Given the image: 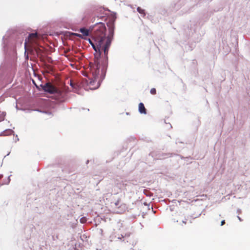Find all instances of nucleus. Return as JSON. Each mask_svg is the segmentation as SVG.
Segmentation results:
<instances>
[{
  "mask_svg": "<svg viewBox=\"0 0 250 250\" xmlns=\"http://www.w3.org/2000/svg\"><path fill=\"white\" fill-rule=\"evenodd\" d=\"M38 39L39 36L37 33L29 34L28 39L25 40L24 43L25 49H26L28 44L35 43Z\"/></svg>",
  "mask_w": 250,
  "mask_h": 250,
  "instance_id": "obj_3",
  "label": "nucleus"
},
{
  "mask_svg": "<svg viewBox=\"0 0 250 250\" xmlns=\"http://www.w3.org/2000/svg\"><path fill=\"white\" fill-rule=\"evenodd\" d=\"M139 111L141 114H146V110L143 103H140L139 104Z\"/></svg>",
  "mask_w": 250,
  "mask_h": 250,
  "instance_id": "obj_6",
  "label": "nucleus"
},
{
  "mask_svg": "<svg viewBox=\"0 0 250 250\" xmlns=\"http://www.w3.org/2000/svg\"><path fill=\"white\" fill-rule=\"evenodd\" d=\"M74 35L78 37L83 38V35L78 33H74Z\"/></svg>",
  "mask_w": 250,
  "mask_h": 250,
  "instance_id": "obj_13",
  "label": "nucleus"
},
{
  "mask_svg": "<svg viewBox=\"0 0 250 250\" xmlns=\"http://www.w3.org/2000/svg\"><path fill=\"white\" fill-rule=\"evenodd\" d=\"M150 93L152 94H155L156 93V90L155 88H153L150 90Z\"/></svg>",
  "mask_w": 250,
  "mask_h": 250,
  "instance_id": "obj_12",
  "label": "nucleus"
},
{
  "mask_svg": "<svg viewBox=\"0 0 250 250\" xmlns=\"http://www.w3.org/2000/svg\"><path fill=\"white\" fill-rule=\"evenodd\" d=\"M89 42L91 44V45L92 46V47H93V49H94V50L96 52L99 53V55H100L101 53H100V48L98 46V45L96 44V43H95V44H94L90 40H89Z\"/></svg>",
  "mask_w": 250,
  "mask_h": 250,
  "instance_id": "obj_7",
  "label": "nucleus"
},
{
  "mask_svg": "<svg viewBox=\"0 0 250 250\" xmlns=\"http://www.w3.org/2000/svg\"><path fill=\"white\" fill-rule=\"evenodd\" d=\"M91 71L93 79L97 81L96 87L99 86L101 82L104 79L105 74V68L100 61H97L96 63L91 67Z\"/></svg>",
  "mask_w": 250,
  "mask_h": 250,
  "instance_id": "obj_1",
  "label": "nucleus"
},
{
  "mask_svg": "<svg viewBox=\"0 0 250 250\" xmlns=\"http://www.w3.org/2000/svg\"><path fill=\"white\" fill-rule=\"evenodd\" d=\"M238 219H239V220L240 221H241V218H240L239 216H238Z\"/></svg>",
  "mask_w": 250,
  "mask_h": 250,
  "instance_id": "obj_16",
  "label": "nucleus"
},
{
  "mask_svg": "<svg viewBox=\"0 0 250 250\" xmlns=\"http://www.w3.org/2000/svg\"><path fill=\"white\" fill-rule=\"evenodd\" d=\"M137 11L141 14H143V16H145V14L144 13V10L143 9H142L141 8L138 7L137 9Z\"/></svg>",
  "mask_w": 250,
  "mask_h": 250,
  "instance_id": "obj_10",
  "label": "nucleus"
},
{
  "mask_svg": "<svg viewBox=\"0 0 250 250\" xmlns=\"http://www.w3.org/2000/svg\"><path fill=\"white\" fill-rule=\"evenodd\" d=\"M225 224V220H223L221 221V225L223 226Z\"/></svg>",
  "mask_w": 250,
  "mask_h": 250,
  "instance_id": "obj_14",
  "label": "nucleus"
},
{
  "mask_svg": "<svg viewBox=\"0 0 250 250\" xmlns=\"http://www.w3.org/2000/svg\"><path fill=\"white\" fill-rule=\"evenodd\" d=\"M7 132H8V133H9V134H11V133H12V131L11 130H10V129H9V130H7Z\"/></svg>",
  "mask_w": 250,
  "mask_h": 250,
  "instance_id": "obj_15",
  "label": "nucleus"
},
{
  "mask_svg": "<svg viewBox=\"0 0 250 250\" xmlns=\"http://www.w3.org/2000/svg\"><path fill=\"white\" fill-rule=\"evenodd\" d=\"M95 42H96V44L99 47L100 50H103L104 55H106L112 42L111 38L105 36L99 37L96 38Z\"/></svg>",
  "mask_w": 250,
  "mask_h": 250,
  "instance_id": "obj_2",
  "label": "nucleus"
},
{
  "mask_svg": "<svg viewBox=\"0 0 250 250\" xmlns=\"http://www.w3.org/2000/svg\"><path fill=\"white\" fill-rule=\"evenodd\" d=\"M114 27L113 25H112L109 28V35L107 37H110L112 40L114 34Z\"/></svg>",
  "mask_w": 250,
  "mask_h": 250,
  "instance_id": "obj_9",
  "label": "nucleus"
},
{
  "mask_svg": "<svg viewBox=\"0 0 250 250\" xmlns=\"http://www.w3.org/2000/svg\"><path fill=\"white\" fill-rule=\"evenodd\" d=\"M97 81L95 80L94 79H93V77L92 78L91 80H90V82H89L88 85L89 86V88L91 90L96 89L97 88H98L99 86L96 87V83H95Z\"/></svg>",
  "mask_w": 250,
  "mask_h": 250,
  "instance_id": "obj_5",
  "label": "nucleus"
},
{
  "mask_svg": "<svg viewBox=\"0 0 250 250\" xmlns=\"http://www.w3.org/2000/svg\"><path fill=\"white\" fill-rule=\"evenodd\" d=\"M80 31L81 33L83 34V36H88L89 35V31L88 30L82 28L80 29Z\"/></svg>",
  "mask_w": 250,
  "mask_h": 250,
  "instance_id": "obj_8",
  "label": "nucleus"
},
{
  "mask_svg": "<svg viewBox=\"0 0 250 250\" xmlns=\"http://www.w3.org/2000/svg\"><path fill=\"white\" fill-rule=\"evenodd\" d=\"M43 89L45 91L51 94L57 93L59 92L56 87L49 83H47L43 86Z\"/></svg>",
  "mask_w": 250,
  "mask_h": 250,
  "instance_id": "obj_4",
  "label": "nucleus"
},
{
  "mask_svg": "<svg viewBox=\"0 0 250 250\" xmlns=\"http://www.w3.org/2000/svg\"><path fill=\"white\" fill-rule=\"evenodd\" d=\"M81 223H84L86 221V219L84 217H81L80 219Z\"/></svg>",
  "mask_w": 250,
  "mask_h": 250,
  "instance_id": "obj_11",
  "label": "nucleus"
}]
</instances>
